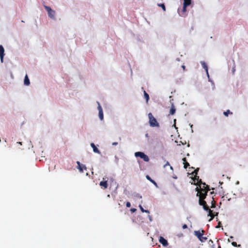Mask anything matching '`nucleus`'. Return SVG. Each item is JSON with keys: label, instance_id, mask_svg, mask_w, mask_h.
<instances>
[{"label": "nucleus", "instance_id": "nucleus-1", "mask_svg": "<svg viewBox=\"0 0 248 248\" xmlns=\"http://www.w3.org/2000/svg\"><path fill=\"white\" fill-rule=\"evenodd\" d=\"M198 186L196 188V190L198 191L197 195H203L207 196L208 191L210 190L209 186L207 185L205 183L197 185Z\"/></svg>", "mask_w": 248, "mask_h": 248}, {"label": "nucleus", "instance_id": "nucleus-2", "mask_svg": "<svg viewBox=\"0 0 248 248\" xmlns=\"http://www.w3.org/2000/svg\"><path fill=\"white\" fill-rule=\"evenodd\" d=\"M149 118V123L150 126L151 127H159V124L156 121V119L153 116L152 113H149L148 115Z\"/></svg>", "mask_w": 248, "mask_h": 248}, {"label": "nucleus", "instance_id": "nucleus-3", "mask_svg": "<svg viewBox=\"0 0 248 248\" xmlns=\"http://www.w3.org/2000/svg\"><path fill=\"white\" fill-rule=\"evenodd\" d=\"M197 196L199 197V204L203 206L204 210L206 211L209 210V207L207 206L206 202L204 200L206 198V196L203 195H199Z\"/></svg>", "mask_w": 248, "mask_h": 248}, {"label": "nucleus", "instance_id": "nucleus-4", "mask_svg": "<svg viewBox=\"0 0 248 248\" xmlns=\"http://www.w3.org/2000/svg\"><path fill=\"white\" fill-rule=\"evenodd\" d=\"M204 231L203 230L195 231H194V234L196 235L198 239L202 242H204L207 240V237L203 236Z\"/></svg>", "mask_w": 248, "mask_h": 248}, {"label": "nucleus", "instance_id": "nucleus-5", "mask_svg": "<svg viewBox=\"0 0 248 248\" xmlns=\"http://www.w3.org/2000/svg\"><path fill=\"white\" fill-rule=\"evenodd\" d=\"M135 156L136 157H140V158L143 159V160L145 162H148L149 161V157L143 152H136L135 153Z\"/></svg>", "mask_w": 248, "mask_h": 248}, {"label": "nucleus", "instance_id": "nucleus-6", "mask_svg": "<svg viewBox=\"0 0 248 248\" xmlns=\"http://www.w3.org/2000/svg\"><path fill=\"white\" fill-rule=\"evenodd\" d=\"M44 7L47 12L48 16L50 18L54 19L55 12L49 6L45 5Z\"/></svg>", "mask_w": 248, "mask_h": 248}, {"label": "nucleus", "instance_id": "nucleus-7", "mask_svg": "<svg viewBox=\"0 0 248 248\" xmlns=\"http://www.w3.org/2000/svg\"><path fill=\"white\" fill-rule=\"evenodd\" d=\"M191 3H189V2H184L183 7V9H182V13L180 14V15L181 16H185V13L186 12V7L190 5L191 4Z\"/></svg>", "mask_w": 248, "mask_h": 248}, {"label": "nucleus", "instance_id": "nucleus-8", "mask_svg": "<svg viewBox=\"0 0 248 248\" xmlns=\"http://www.w3.org/2000/svg\"><path fill=\"white\" fill-rule=\"evenodd\" d=\"M77 163L78 165V169L79 170L80 172H83L84 170H86L87 168L85 165L81 164L79 161H77Z\"/></svg>", "mask_w": 248, "mask_h": 248}, {"label": "nucleus", "instance_id": "nucleus-9", "mask_svg": "<svg viewBox=\"0 0 248 248\" xmlns=\"http://www.w3.org/2000/svg\"><path fill=\"white\" fill-rule=\"evenodd\" d=\"M159 242L164 247H166L168 245V241L163 237L160 236L159 239Z\"/></svg>", "mask_w": 248, "mask_h": 248}, {"label": "nucleus", "instance_id": "nucleus-10", "mask_svg": "<svg viewBox=\"0 0 248 248\" xmlns=\"http://www.w3.org/2000/svg\"><path fill=\"white\" fill-rule=\"evenodd\" d=\"M4 55V49L2 46L0 45V58L1 62H3V57Z\"/></svg>", "mask_w": 248, "mask_h": 248}, {"label": "nucleus", "instance_id": "nucleus-11", "mask_svg": "<svg viewBox=\"0 0 248 248\" xmlns=\"http://www.w3.org/2000/svg\"><path fill=\"white\" fill-rule=\"evenodd\" d=\"M193 181H194V185H197L202 184V181L201 179H199V176H198L197 175H194V178L193 179Z\"/></svg>", "mask_w": 248, "mask_h": 248}, {"label": "nucleus", "instance_id": "nucleus-12", "mask_svg": "<svg viewBox=\"0 0 248 248\" xmlns=\"http://www.w3.org/2000/svg\"><path fill=\"white\" fill-rule=\"evenodd\" d=\"M103 181L100 182V186L102 187H103L105 189H106L108 187V181L105 180L104 178H103Z\"/></svg>", "mask_w": 248, "mask_h": 248}, {"label": "nucleus", "instance_id": "nucleus-13", "mask_svg": "<svg viewBox=\"0 0 248 248\" xmlns=\"http://www.w3.org/2000/svg\"><path fill=\"white\" fill-rule=\"evenodd\" d=\"M171 108L170 110L169 115H174L176 112V108L173 103H171Z\"/></svg>", "mask_w": 248, "mask_h": 248}, {"label": "nucleus", "instance_id": "nucleus-14", "mask_svg": "<svg viewBox=\"0 0 248 248\" xmlns=\"http://www.w3.org/2000/svg\"><path fill=\"white\" fill-rule=\"evenodd\" d=\"M201 63L203 68L205 69L206 74H207L208 77L209 78V75L208 71V66H207L206 63L204 62H201Z\"/></svg>", "mask_w": 248, "mask_h": 248}, {"label": "nucleus", "instance_id": "nucleus-15", "mask_svg": "<svg viewBox=\"0 0 248 248\" xmlns=\"http://www.w3.org/2000/svg\"><path fill=\"white\" fill-rule=\"evenodd\" d=\"M91 147L93 149V151L94 153H97V154H101V152L97 148V147L95 146V144L93 143H92L91 144Z\"/></svg>", "mask_w": 248, "mask_h": 248}, {"label": "nucleus", "instance_id": "nucleus-16", "mask_svg": "<svg viewBox=\"0 0 248 248\" xmlns=\"http://www.w3.org/2000/svg\"><path fill=\"white\" fill-rule=\"evenodd\" d=\"M24 83L26 86H29L30 84V80L27 75H26L25 77Z\"/></svg>", "mask_w": 248, "mask_h": 248}, {"label": "nucleus", "instance_id": "nucleus-17", "mask_svg": "<svg viewBox=\"0 0 248 248\" xmlns=\"http://www.w3.org/2000/svg\"><path fill=\"white\" fill-rule=\"evenodd\" d=\"M146 178L147 180H148L149 181H150L151 183H152L155 186H157V183L154 181L153 180V179H152V178L148 175H147L146 176Z\"/></svg>", "mask_w": 248, "mask_h": 248}, {"label": "nucleus", "instance_id": "nucleus-18", "mask_svg": "<svg viewBox=\"0 0 248 248\" xmlns=\"http://www.w3.org/2000/svg\"><path fill=\"white\" fill-rule=\"evenodd\" d=\"M183 161L184 162V167L185 169H186L188 166H189V163L186 161V158L184 157L183 158Z\"/></svg>", "mask_w": 248, "mask_h": 248}, {"label": "nucleus", "instance_id": "nucleus-19", "mask_svg": "<svg viewBox=\"0 0 248 248\" xmlns=\"http://www.w3.org/2000/svg\"><path fill=\"white\" fill-rule=\"evenodd\" d=\"M144 98L146 99V102L147 103L149 100V94L146 92L145 91H144Z\"/></svg>", "mask_w": 248, "mask_h": 248}, {"label": "nucleus", "instance_id": "nucleus-20", "mask_svg": "<svg viewBox=\"0 0 248 248\" xmlns=\"http://www.w3.org/2000/svg\"><path fill=\"white\" fill-rule=\"evenodd\" d=\"M207 211H208V212H209L208 215L211 216V218L209 220V221H210L214 217V215H213V214L212 213V211L211 210H210V209H209V210H208Z\"/></svg>", "mask_w": 248, "mask_h": 248}, {"label": "nucleus", "instance_id": "nucleus-21", "mask_svg": "<svg viewBox=\"0 0 248 248\" xmlns=\"http://www.w3.org/2000/svg\"><path fill=\"white\" fill-rule=\"evenodd\" d=\"M139 207L141 210V211L142 212V213H149V211L148 210H145L143 209V208L142 207V206L141 205H139Z\"/></svg>", "mask_w": 248, "mask_h": 248}, {"label": "nucleus", "instance_id": "nucleus-22", "mask_svg": "<svg viewBox=\"0 0 248 248\" xmlns=\"http://www.w3.org/2000/svg\"><path fill=\"white\" fill-rule=\"evenodd\" d=\"M99 117L100 120H102L103 119V110L99 111Z\"/></svg>", "mask_w": 248, "mask_h": 248}, {"label": "nucleus", "instance_id": "nucleus-23", "mask_svg": "<svg viewBox=\"0 0 248 248\" xmlns=\"http://www.w3.org/2000/svg\"><path fill=\"white\" fill-rule=\"evenodd\" d=\"M158 6L159 7H161L162 8V9H163V10L164 11H166V7H165V5H164V3H159V4H158Z\"/></svg>", "mask_w": 248, "mask_h": 248}, {"label": "nucleus", "instance_id": "nucleus-24", "mask_svg": "<svg viewBox=\"0 0 248 248\" xmlns=\"http://www.w3.org/2000/svg\"><path fill=\"white\" fill-rule=\"evenodd\" d=\"M230 113L232 114V112H230V110H227L226 111H225L223 113L224 115L226 117H227L228 114Z\"/></svg>", "mask_w": 248, "mask_h": 248}, {"label": "nucleus", "instance_id": "nucleus-25", "mask_svg": "<svg viewBox=\"0 0 248 248\" xmlns=\"http://www.w3.org/2000/svg\"><path fill=\"white\" fill-rule=\"evenodd\" d=\"M199 170V168H197L196 170H195L193 172H192V174L194 175H196L198 174V172Z\"/></svg>", "mask_w": 248, "mask_h": 248}, {"label": "nucleus", "instance_id": "nucleus-26", "mask_svg": "<svg viewBox=\"0 0 248 248\" xmlns=\"http://www.w3.org/2000/svg\"><path fill=\"white\" fill-rule=\"evenodd\" d=\"M232 245L233 246L236 247H240V245H237V243L235 242H232Z\"/></svg>", "mask_w": 248, "mask_h": 248}, {"label": "nucleus", "instance_id": "nucleus-27", "mask_svg": "<svg viewBox=\"0 0 248 248\" xmlns=\"http://www.w3.org/2000/svg\"><path fill=\"white\" fill-rule=\"evenodd\" d=\"M215 207V202L214 200L212 201L211 208H214Z\"/></svg>", "mask_w": 248, "mask_h": 248}, {"label": "nucleus", "instance_id": "nucleus-28", "mask_svg": "<svg viewBox=\"0 0 248 248\" xmlns=\"http://www.w3.org/2000/svg\"><path fill=\"white\" fill-rule=\"evenodd\" d=\"M97 103H98V109L99 111H101V110H103V109H102V108H101V106H100V104L98 102H97Z\"/></svg>", "mask_w": 248, "mask_h": 248}, {"label": "nucleus", "instance_id": "nucleus-29", "mask_svg": "<svg viewBox=\"0 0 248 248\" xmlns=\"http://www.w3.org/2000/svg\"><path fill=\"white\" fill-rule=\"evenodd\" d=\"M126 206L127 207H130L131 206V203L129 202H127L126 203Z\"/></svg>", "mask_w": 248, "mask_h": 248}, {"label": "nucleus", "instance_id": "nucleus-30", "mask_svg": "<svg viewBox=\"0 0 248 248\" xmlns=\"http://www.w3.org/2000/svg\"><path fill=\"white\" fill-rule=\"evenodd\" d=\"M137 209L136 208H131L130 211L132 213H134L136 211Z\"/></svg>", "mask_w": 248, "mask_h": 248}, {"label": "nucleus", "instance_id": "nucleus-31", "mask_svg": "<svg viewBox=\"0 0 248 248\" xmlns=\"http://www.w3.org/2000/svg\"><path fill=\"white\" fill-rule=\"evenodd\" d=\"M187 228V225H186V224H184V225H183V226H182V228H183V229H186Z\"/></svg>", "mask_w": 248, "mask_h": 248}, {"label": "nucleus", "instance_id": "nucleus-32", "mask_svg": "<svg viewBox=\"0 0 248 248\" xmlns=\"http://www.w3.org/2000/svg\"><path fill=\"white\" fill-rule=\"evenodd\" d=\"M184 2L191 3V0H184Z\"/></svg>", "mask_w": 248, "mask_h": 248}, {"label": "nucleus", "instance_id": "nucleus-33", "mask_svg": "<svg viewBox=\"0 0 248 248\" xmlns=\"http://www.w3.org/2000/svg\"><path fill=\"white\" fill-rule=\"evenodd\" d=\"M112 145H117L118 144V142H114L112 143Z\"/></svg>", "mask_w": 248, "mask_h": 248}, {"label": "nucleus", "instance_id": "nucleus-34", "mask_svg": "<svg viewBox=\"0 0 248 248\" xmlns=\"http://www.w3.org/2000/svg\"><path fill=\"white\" fill-rule=\"evenodd\" d=\"M221 224V223L220 222H219L218 223V225L216 227V228H219L220 227V225Z\"/></svg>", "mask_w": 248, "mask_h": 248}, {"label": "nucleus", "instance_id": "nucleus-35", "mask_svg": "<svg viewBox=\"0 0 248 248\" xmlns=\"http://www.w3.org/2000/svg\"><path fill=\"white\" fill-rule=\"evenodd\" d=\"M182 67L184 71H185L186 69V66L185 65H182Z\"/></svg>", "mask_w": 248, "mask_h": 248}, {"label": "nucleus", "instance_id": "nucleus-36", "mask_svg": "<svg viewBox=\"0 0 248 248\" xmlns=\"http://www.w3.org/2000/svg\"><path fill=\"white\" fill-rule=\"evenodd\" d=\"M174 126L175 127L176 119L174 120Z\"/></svg>", "mask_w": 248, "mask_h": 248}, {"label": "nucleus", "instance_id": "nucleus-37", "mask_svg": "<svg viewBox=\"0 0 248 248\" xmlns=\"http://www.w3.org/2000/svg\"><path fill=\"white\" fill-rule=\"evenodd\" d=\"M234 71H235V69H234V68H233V69H232L233 73H234Z\"/></svg>", "mask_w": 248, "mask_h": 248}, {"label": "nucleus", "instance_id": "nucleus-38", "mask_svg": "<svg viewBox=\"0 0 248 248\" xmlns=\"http://www.w3.org/2000/svg\"><path fill=\"white\" fill-rule=\"evenodd\" d=\"M230 238H231V239L233 238V236H230Z\"/></svg>", "mask_w": 248, "mask_h": 248}, {"label": "nucleus", "instance_id": "nucleus-39", "mask_svg": "<svg viewBox=\"0 0 248 248\" xmlns=\"http://www.w3.org/2000/svg\"><path fill=\"white\" fill-rule=\"evenodd\" d=\"M213 193H214V192H210V194H213Z\"/></svg>", "mask_w": 248, "mask_h": 248}, {"label": "nucleus", "instance_id": "nucleus-40", "mask_svg": "<svg viewBox=\"0 0 248 248\" xmlns=\"http://www.w3.org/2000/svg\"><path fill=\"white\" fill-rule=\"evenodd\" d=\"M19 144H22V143L21 142H19Z\"/></svg>", "mask_w": 248, "mask_h": 248}, {"label": "nucleus", "instance_id": "nucleus-41", "mask_svg": "<svg viewBox=\"0 0 248 248\" xmlns=\"http://www.w3.org/2000/svg\"><path fill=\"white\" fill-rule=\"evenodd\" d=\"M218 248H221V247H220V246H219Z\"/></svg>", "mask_w": 248, "mask_h": 248}]
</instances>
